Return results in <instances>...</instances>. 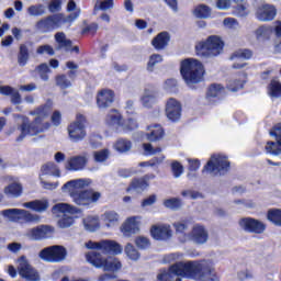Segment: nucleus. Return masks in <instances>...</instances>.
I'll return each mask as SVG.
<instances>
[{
  "label": "nucleus",
  "mask_w": 281,
  "mask_h": 281,
  "mask_svg": "<svg viewBox=\"0 0 281 281\" xmlns=\"http://www.w3.org/2000/svg\"><path fill=\"white\" fill-rule=\"evenodd\" d=\"M53 109L54 101L48 99L43 105L37 106L29 113V115H33L35 117L32 123H30V119L27 116L18 115L16 122L18 124H21V135L18 137V142H22L23 137L26 135L34 136L38 135V133H45V131H48L52 124H49V122H45V120L49 116Z\"/></svg>",
  "instance_id": "f257e3e1"
},
{
  "label": "nucleus",
  "mask_w": 281,
  "mask_h": 281,
  "mask_svg": "<svg viewBox=\"0 0 281 281\" xmlns=\"http://www.w3.org/2000/svg\"><path fill=\"white\" fill-rule=\"evenodd\" d=\"M91 186L89 179H75L66 182L61 190L70 196L76 205H91V203H98L102 194L93 190H85Z\"/></svg>",
  "instance_id": "f03ea898"
},
{
  "label": "nucleus",
  "mask_w": 281,
  "mask_h": 281,
  "mask_svg": "<svg viewBox=\"0 0 281 281\" xmlns=\"http://www.w3.org/2000/svg\"><path fill=\"white\" fill-rule=\"evenodd\" d=\"M180 75L189 89H194L205 78V66L196 58H186L180 63Z\"/></svg>",
  "instance_id": "7ed1b4c3"
},
{
  "label": "nucleus",
  "mask_w": 281,
  "mask_h": 281,
  "mask_svg": "<svg viewBox=\"0 0 281 281\" xmlns=\"http://www.w3.org/2000/svg\"><path fill=\"white\" fill-rule=\"evenodd\" d=\"M225 42L218 35H211L195 45V54L200 58H214L221 56Z\"/></svg>",
  "instance_id": "20e7f679"
},
{
  "label": "nucleus",
  "mask_w": 281,
  "mask_h": 281,
  "mask_svg": "<svg viewBox=\"0 0 281 281\" xmlns=\"http://www.w3.org/2000/svg\"><path fill=\"white\" fill-rule=\"evenodd\" d=\"M86 260L95 269H103V271H111L117 273L122 269V261L115 257H104L100 251H88L86 254Z\"/></svg>",
  "instance_id": "39448f33"
},
{
  "label": "nucleus",
  "mask_w": 281,
  "mask_h": 281,
  "mask_svg": "<svg viewBox=\"0 0 281 281\" xmlns=\"http://www.w3.org/2000/svg\"><path fill=\"white\" fill-rule=\"evenodd\" d=\"M181 278L190 280V261L175 262L167 270H160L157 276L158 281H181Z\"/></svg>",
  "instance_id": "423d86ee"
},
{
  "label": "nucleus",
  "mask_w": 281,
  "mask_h": 281,
  "mask_svg": "<svg viewBox=\"0 0 281 281\" xmlns=\"http://www.w3.org/2000/svg\"><path fill=\"white\" fill-rule=\"evenodd\" d=\"M189 280L221 281V277L214 268L207 267L205 262L190 261Z\"/></svg>",
  "instance_id": "0eeeda50"
},
{
  "label": "nucleus",
  "mask_w": 281,
  "mask_h": 281,
  "mask_svg": "<svg viewBox=\"0 0 281 281\" xmlns=\"http://www.w3.org/2000/svg\"><path fill=\"white\" fill-rule=\"evenodd\" d=\"M0 214L11 223H41V215L24 209H8Z\"/></svg>",
  "instance_id": "6e6552de"
},
{
  "label": "nucleus",
  "mask_w": 281,
  "mask_h": 281,
  "mask_svg": "<svg viewBox=\"0 0 281 281\" xmlns=\"http://www.w3.org/2000/svg\"><path fill=\"white\" fill-rule=\"evenodd\" d=\"M67 133L70 142H82L87 137V117L78 113L75 121L67 126Z\"/></svg>",
  "instance_id": "1a4fd4ad"
},
{
  "label": "nucleus",
  "mask_w": 281,
  "mask_h": 281,
  "mask_svg": "<svg viewBox=\"0 0 281 281\" xmlns=\"http://www.w3.org/2000/svg\"><path fill=\"white\" fill-rule=\"evenodd\" d=\"M231 162L229 158L225 154L212 155L210 160L203 168V172H210V175H225L229 172Z\"/></svg>",
  "instance_id": "9d476101"
},
{
  "label": "nucleus",
  "mask_w": 281,
  "mask_h": 281,
  "mask_svg": "<svg viewBox=\"0 0 281 281\" xmlns=\"http://www.w3.org/2000/svg\"><path fill=\"white\" fill-rule=\"evenodd\" d=\"M87 249H93L94 251H102V254H110L111 256H121L124 251V247L115 240L103 239L100 241H88L85 244Z\"/></svg>",
  "instance_id": "9b49d317"
},
{
  "label": "nucleus",
  "mask_w": 281,
  "mask_h": 281,
  "mask_svg": "<svg viewBox=\"0 0 281 281\" xmlns=\"http://www.w3.org/2000/svg\"><path fill=\"white\" fill-rule=\"evenodd\" d=\"M38 258L44 262H63L67 259V248L60 245H54L42 249Z\"/></svg>",
  "instance_id": "f8f14e48"
},
{
  "label": "nucleus",
  "mask_w": 281,
  "mask_h": 281,
  "mask_svg": "<svg viewBox=\"0 0 281 281\" xmlns=\"http://www.w3.org/2000/svg\"><path fill=\"white\" fill-rule=\"evenodd\" d=\"M180 240L181 243H188V240H191V243H194L195 245H205V243L210 240V233L204 225L194 224L191 228V232L189 234L182 235Z\"/></svg>",
  "instance_id": "ddd939ff"
},
{
  "label": "nucleus",
  "mask_w": 281,
  "mask_h": 281,
  "mask_svg": "<svg viewBox=\"0 0 281 281\" xmlns=\"http://www.w3.org/2000/svg\"><path fill=\"white\" fill-rule=\"evenodd\" d=\"M16 269L19 276L23 278V280L27 281H38L41 280V276L38 274V271L32 267L30 263V260H27V257L21 256L15 261Z\"/></svg>",
  "instance_id": "4468645a"
},
{
  "label": "nucleus",
  "mask_w": 281,
  "mask_h": 281,
  "mask_svg": "<svg viewBox=\"0 0 281 281\" xmlns=\"http://www.w3.org/2000/svg\"><path fill=\"white\" fill-rule=\"evenodd\" d=\"M65 23H67L65 15L55 14L40 20L36 23V27L37 30H41V32H52V30H58V27H61Z\"/></svg>",
  "instance_id": "2eb2a0df"
},
{
  "label": "nucleus",
  "mask_w": 281,
  "mask_h": 281,
  "mask_svg": "<svg viewBox=\"0 0 281 281\" xmlns=\"http://www.w3.org/2000/svg\"><path fill=\"white\" fill-rule=\"evenodd\" d=\"M54 227L49 225H38L32 228H29L25 232V237L29 240H45L47 238H52L54 236Z\"/></svg>",
  "instance_id": "dca6fc26"
},
{
  "label": "nucleus",
  "mask_w": 281,
  "mask_h": 281,
  "mask_svg": "<svg viewBox=\"0 0 281 281\" xmlns=\"http://www.w3.org/2000/svg\"><path fill=\"white\" fill-rule=\"evenodd\" d=\"M238 225L244 232L248 234H263L267 225L259 220L252 217H243L239 220Z\"/></svg>",
  "instance_id": "f3484780"
},
{
  "label": "nucleus",
  "mask_w": 281,
  "mask_h": 281,
  "mask_svg": "<svg viewBox=\"0 0 281 281\" xmlns=\"http://www.w3.org/2000/svg\"><path fill=\"white\" fill-rule=\"evenodd\" d=\"M183 111V108L181 105V102H179L175 98H170L167 100L165 105V115L169 122L177 123L179 120H181V113Z\"/></svg>",
  "instance_id": "a211bd4d"
},
{
  "label": "nucleus",
  "mask_w": 281,
  "mask_h": 281,
  "mask_svg": "<svg viewBox=\"0 0 281 281\" xmlns=\"http://www.w3.org/2000/svg\"><path fill=\"white\" fill-rule=\"evenodd\" d=\"M142 227V216H131L125 220L120 229L125 238H130L133 234H138Z\"/></svg>",
  "instance_id": "6ab92c4d"
},
{
  "label": "nucleus",
  "mask_w": 281,
  "mask_h": 281,
  "mask_svg": "<svg viewBox=\"0 0 281 281\" xmlns=\"http://www.w3.org/2000/svg\"><path fill=\"white\" fill-rule=\"evenodd\" d=\"M255 16L261 23H269V21H273L278 16V9L272 4H261L257 8Z\"/></svg>",
  "instance_id": "aec40b11"
},
{
  "label": "nucleus",
  "mask_w": 281,
  "mask_h": 281,
  "mask_svg": "<svg viewBox=\"0 0 281 281\" xmlns=\"http://www.w3.org/2000/svg\"><path fill=\"white\" fill-rule=\"evenodd\" d=\"M139 135L142 142H159L166 133L160 124H151L147 126V133L140 132Z\"/></svg>",
  "instance_id": "412c9836"
},
{
  "label": "nucleus",
  "mask_w": 281,
  "mask_h": 281,
  "mask_svg": "<svg viewBox=\"0 0 281 281\" xmlns=\"http://www.w3.org/2000/svg\"><path fill=\"white\" fill-rule=\"evenodd\" d=\"M150 236L154 240H170L172 238V228L168 224H156L150 228Z\"/></svg>",
  "instance_id": "4be33fe9"
},
{
  "label": "nucleus",
  "mask_w": 281,
  "mask_h": 281,
  "mask_svg": "<svg viewBox=\"0 0 281 281\" xmlns=\"http://www.w3.org/2000/svg\"><path fill=\"white\" fill-rule=\"evenodd\" d=\"M115 102V92L110 89L100 90L97 93V106L99 109H109Z\"/></svg>",
  "instance_id": "5701e85b"
},
{
  "label": "nucleus",
  "mask_w": 281,
  "mask_h": 281,
  "mask_svg": "<svg viewBox=\"0 0 281 281\" xmlns=\"http://www.w3.org/2000/svg\"><path fill=\"white\" fill-rule=\"evenodd\" d=\"M155 177L156 176L154 173H149L142 178L134 179L127 188V192H131V190H135L136 192H144L145 190H148L150 180L155 179Z\"/></svg>",
  "instance_id": "b1692460"
},
{
  "label": "nucleus",
  "mask_w": 281,
  "mask_h": 281,
  "mask_svg": "<svg viewBox=\"0 0 281 281\" xmlns=\"http://www.w3.org/2000/svg\"><path fill=\"white\" fill-rule=\"evenodd\" d=\"M100 221L105 229H115L120 225V213L115 211H105L100 216Z\"/></svg>",
  "instance_id": "393cba45"
},
{
  "label": "nucleus",
  "mask_w": 281,
  "mask_h": 281,
  "mask_svg": "<svg viewBox=\"0 0 281 281\" xmlns=\"http://www.w3.org/2000/svg\"><path fill=\"white\" fill-rule=\"evenodd\" d=\"M22 207H25V210H32V212H37V214H43V212H47V210H49V200L41 199L24 202L22 203Z\"/></svg>",
  "instance_id": "a878e982"
},
{
  "label": "nucleus",
  "mask_w": 281,
  "mask_h": 281,
  "mask_svg": "<svg viewBox=\"0 0 281 281\" xmlns=\"http://www.w3.org/2000/svg\"><path fill=\"white\" fill-rule=\"evenodd\" d=\"M88 161L87 156H72L66 161V170H72L74 172L85 170Z\"/></svg>",
  "instance_id": "bb28decb"
},
{
  "label": "nucleus",
  "mask_w": 281,
  "mask_h": 281,
  "mask_svg": "<svg viewBox=\"0 0 281 281\" xmlns=\"http://www.w3.org/2000/svg\"><path fill=\"white\" fill-rule=\"evenodd\" d=\"M52 212L55 216H67L69 214H80V210L68 203H57L53 206Z\"/></svg>",
  "instance_id": "cd10ccee"
},
{
  "label": "nucleus",
  "mask_w": 281,
  "mask_h": 281,
  "mask_svg": "<svg viewBox=\"0 0 281 281\" xmlns=\"http://www.w3.org/2000/svg\"><path fill=\"white\" fill-rule=\"evenodd\" d=\"M245 82H247V74L241 72L228 80L226 83V88L228 89V91L236 93V91H240V89L245 87Z\"/></svg>",
  "instance_id": "c85d7f7f"
},
{
  "label": "nucleus",
  "mask_w": 281,
  "mask_h": 281,
  "mask_svg": "<svg viewBox=\"0 0 281 281\" xmlns=\"http://www.w3.org/2000/svg\"><path fill=\"white\" fill-rule=\"evenodd\" d=\"M245 1L246 0H233L235 4L232 10L233 16H237L238 19L249 16V4Z\"/></svg>",
  "instance_id": "c756f323"
},
{
  "label": "nucleus",
  "mask_w": 281,
  "mask_h": 281,
  "mask_svg": "<svg viewBox=\"0 0 281 281\" xmlns=\"http://www.w3.org/2000/svg\"><path fill=\"white\" fill-rule=\"evenodd\" d=\"M187 178L190 181L199 178V170L201 169V160L199 158H187Z\"/></svg>",
  "instance_id": "7c9ffc66"
},
{
  "label": "nucleus",
  "mask_w": 281,
  "mask_h": 281,
  "mask_svg": "<svg viewBox=\"0 0 281 281\" xmlns=\"http://www.w3.org/2000/svg\"><path fill=\"white\" fill-rule=\"evenodd\" d=\"M169 43H170V35L166 32L159 33L151 41V45L154 48H156L157 52H161V49H166Z\"/></svg>",
  "instance_id": "2f4dec72"
},
{
  "label": "nucleus",
  "mask_w": 281,
  "mask_h": 281,
  "mask_svg": "<svg viewBox=\"0 0 281 281\" xmlns=\"http://www.w3.org/2000/svg\"><path fill=\"white\" fill-rule=\"evenodd\" d=\"M140 103L145 109H151L154 104H157V92L145 89L140 97Z\"/></svg>",
  "instance_id": "473e14b6"
},
{
  "label": "nucleus",
  "mask_w": 281,
  "mask_h": 281,
  "mask_svg": "<svg viewBox=\"0 0 281 281\" xmlns=\"http://www.w3.org/2000/svg\"><path fill=\"white\" fill-rule=\"evenodd\" d=\"M272 34L273 27L267 24L258 26L254 32L255 38L259 42L269 41Z\"/></svg>",
  "instance_id": "72a5a7b5"
},
{
  "label": "nucleus",
  "mask_w": 281,
  "mask_h": 281,
  "mask_svg": "<svg viewBox=\"0 0 281 281\" xmlns=\"http://www.w3.org/2000/svg\"><path fill=\"white\" fill-rule=\"evenodd\" d=\"M3 192L10 199H19L23 194V186L19 182H12L4 187Z\"/></svg>",
  "instance_id": "f704fd0d"
},
{
  "label": "nucleus",
  "mask_w": 281,
  "mask_h": 281,
  "mask_svg": "<svg viewBox=\"0 0 281 281\" xmlns=\"http://www.w3.org/2000/svg\"><path fill=\"white\" fill-rule=\"evenodd\" d=\"M86 232H98L100 229V217L98 215H88L83 218Z\"/></svg>",
  "instance_id": "c9c22d12"
},
{
  "label": "nucleus",
  "mask_w": 281,
  "mask_h": 281,
  "mask_svg": "<svg viewBox=\"0 0 281 281\" xmlns=\"http://www.w3.org/2000/svg\"><path fill=\"white\" fill-rule=\"evenodd\" d=\"M124 119H122V114L117 110H111L105 119V123L108 126H119L122 127Z\"/></svg>",
  "instance_id": "e433bc0d"
},
{
  "label": "nucleus",
  "mask_w": 281,
  "mask_h": 281,
  "mask_svg": "<svg viewBox=\"0 0 281 281\" xmlns=\"http://www.w3.org/2000/svg\"><path fill=\"white\" fill-rule=\"evenodd\" d=\"M269 98H281V82L278 79H272L267 88Z\"/></svg>",
  "instance_id": "4c0bfd02"
},
{
  "label": "nucleus",
  "mask_w": 281,
  "mask_h": 281,
  "mask_svg": "<svg viewBox=\"0 0 281 281\" xmlns=\"http://www.w3.org/2000/svg\"><path fill=\"white\" fill-rule=\"evenodd\" d=\"M124 254L128 258V260H132L133 262H137L139 258H142V254H139V250L136 249V247L127 243L124 247Z\"/></svg>",
  "instance_id": "58836bf2"
},
{
  "label": "nucleus",
  "mask_w": 281,
  "mask_h": 281,
  "mask_svg": "<svg viewBox=\"0 0 281 281\" xmlns=\"http://www.w3.org/2000/svg\"><path fill=\"white\" fill-rule=\"evenodd\" d=\"M114 150H116V153H128V150H131V148H133V143L128 139L125 138H119L114 145H113Z\"/></svg>",
  "instance_id": "ea45409f"
},
{
  "label": "nucleus",
  "mask_w": 281,
  "mask_h": 281,
  "mask_svg": "<svg viewBox=\"0 0 281 281\" xmlns=\"http://www.w3.org/2000/svg\"><path fill=\"white\" fill-rule=\"evenodd\" d=\"M50 176V177H60V169H58V166L54 162H47L42 167V177L45 176Z\"/></svg>",
  "instance_id": "a19ab883"
},
{
  "label": "nucleus",
  "mask_w": 281,
  "mask_h": 281,
  "mask_svg": "<svg viewBox=\"0 0 281 281\" xmlns=\"http://www.w3.org/2000/svg\"><path fill=\"white\" fill-rule=\"evenodd\" d=\"M193 14L196 16V19H210L212 15V9L205 4H200L195 7Z\"/></svg>",
  "instance_id": "79ce46f5"
},
{
  "label": "nucleus",
  "mask_w": 281,
  "mask_h": 281,
  "mask_svg": "<svg viewBox=\"0 0 281 281\" xmlns=\"http://www.w3.org/2000/svg\"><path fill=\"white\" fill-rule=\"evenodd\" d=\"M252 57L254 50L248 48H240L232 54L231 59L236 60V58H241L243 60H251Z\"/></svg>",
  "instance_id": "37998d69"
},
{
  "label": "nucleus",
  "mask_w": 281,
  "mask_h": 281,
  "mask_svg": "<svg viewBox=\"0 0 281 281\" xmlns=\"http://www.w3.org/2000/svg\"><path fill=\"white\" fill-rule=\"evenodd\" d=\"M268 221L277 227H281V210L280 209H270L267 214Z\"/></svg>",
  "instance_id": "c03bdc74"
},
{
  "label": "nucleus",
  "mask_w": 281,
  "mask_h": 281,
  "mask_svg": "<svg viewBox=\"0 0 281 281\" xmlns=\"http://www.w3.org/2000/svg\"><path fill=\"white\" fill-rule=\"evenodd\" d=\"M266 153L268 155H281V140L276 139V142H268L265 147Z\"/></svg>",
  "instance_id": "a18cd8bd"
},
{
  "label": "nucleus",
  "mask_w": 281,
  "mask_h": 281,
  "mask_svg": "<svg viewBox=\"0 0 281 281\" xmlns=\"http://www.w3.org/2000/svg\"><path fill=\"white\" fill-rule=\"evenodd\" d=\"M67 10L72 13L68 18H65L66 23H74V20L80 16V9L76 8V2L74 0H70L68 2Z\"/></svg>",
  "instance_id": "49530a36"
},
{
  "label": "nucleus",
  "mask_w": 281,
  "mask_h": 281,
  "mask_svg": "<svg viewBox=\"0 0 281 281\" xmlns=\"http://www.w3.org/2000/svg\"><path fill=\"white\" fill-rule=\"evenodd\" d=\"M27 60H30V53L27 50V46L21 45L20 53L18 55V64L20 67H25L27 65Z\"/></svg>",
  "instance_id": "de8ad7c7"
},
{
  "label": "nucleus",
  "mask_w": 281,
  "mask_h": 281,
  "mask_svg": "<svg viewBox=\"0 0 281 281\" xmlns=\"http://www.w3.org/2000/svg\"><path fill=\"white\" fill-rule=\"evenodd\" d=\"M55 41L58 43L59 47H64V49H71V41L67 40L65 33L60 32L55 35Z\"/></svg>",
  "instance_id": "09e8293b"
},
{
  "label": "nucleus",
  "mask_w": 281,
  "mask_h": 281,
  "mask_svg": "<svg viewBox=\"0 0 281 281\" xmlns=\"http://www.w3.org/2000/svg\"><path fill=\"white\" fill-rule=\"evenodd\" d=\"M139 125L137 124V121L135 119H127L123 120V123H121V130H123L124 133H128L130 131H135Z\"/></svg>",
  "instance_id": "8fccbe9b"
},
{
  "label": "nucleus",
  "mask_w": 281,
  "mask_h": 281,
  "mask_svg": "<svg viewBox=\"0 0 281 281\" xmlns=\"http://www.w3.org/2000/svg\"><path fill=\"white\" fill-rule=\"evenodd\" d=\"M143 150L146 157H153V155H159V153H161L162 149L161 147H153V144L150 143H144Z\"/></svg>",
  "instance_id": "3c124183"
},
{
  "label": "nucleus",
  "mask_w": 281,
  "mask_h": 281,
  "mask_svg": "<svg viewBox=\"0 0 281 281\" xmlns=\"http://www.w3.org/2000/svg\"><path fill=\"white\" fill-rule=\"evenodd\" d=\"M184 170L183 165H181V162L178 160H173L171 162V172L175 179H179L181 175H183Z\"/></svg>",
  "instance_id": "603ef678"
},
{
  "label": "nucleus",
  "mask_w": 281,
  "mask_h": 281,
  "mask_svg": "<svg viewBox=\"0 0 281 281\" xmlns=\"http://www.w3.org/2000/svg\"><path fill=\"white\" fill-rule=\"evenodd\" d=\"M164 61V57L159 54H153L150 57H149V60L147 63V69L149 71H155V66L156 65H159V63H162Z\"/></svg>",
  "instance_id": "864d4df0"
},
{
  "label": "nucleus",
  "mask_w": 281,
  "mask_h": 281,
  "mask_svg": "<svg viewBox=\"0 0 281 281\" xmlns=\"http://www.w3.org/2000/svg\"><path fill=\"white\" fill-rule=\"evenodd\" d=\"M36 71L40 75V78L44 80V82H47V80H49L48 74L52 70L49 69V66H47V64H41L40 66H37Z\"/></svg>",
  "instance_id": "5fc2aeb1"
},
{
  "label": "nucleus",
  "mask_w": 281,
  "mask_h": 281,
  "mask_svg": "<svg viewBox=\"0 0 281 281\" xmlns=\"http://www.w3.org/2000/svg\"><path fill=\"white\" fill-rule=\"evenodd\" d=\"M27 12L31 16H43L45 14V7L43 4L31 5Z\"/></svg>",
  "instance_id": "6e6d98bb"
},
{
  "label": "nucleus",
  "mask_w": 281,
  "mask_h": 281,
  "mask_svg": "<svg viewBox=\"0 0 281 281\" xmlns=\"http://www.w3.org/2000/svg\"><path fill=\"white\" fill-rule=\"evenodd\" d=\"M134 243L136 247H138V249H148V247H150V239H148V237L145 236L136 237Z\"/></svg>",
  "instance_id": "4d7b16f0"
},
{
  "label": "nucleus",
  "mask_w": 281,
  "mask_h": 281,
  "mask_svg": "<svg viewBox=\"0 0 281 281\" xmlns=\"http://www.w3.org/2000/svg\"><path fill=\"white\" fill-rule=\"evenodd\" d=\"M181 258H183V254L172 252V254L166 255L162 258V262L164 265H170V262H177V260H181Z\"/></svg>",
  "instance_id": "13d9d810"
},
{
  "label": "nucleus",
  "mask_w": 281,
  "mask_h": 281,
  "mask_svg": "<svg viewBox=\"0 0 281 281\" xmlns=\"http://www.w3.org/2000/svg\"><path fill=\"white\" fill-rule=\"evenodd\" d=\"M221 91H223V86L214 83L210 86L206 98H216L221 94Z\"/></svg>",
  "instance_id": "bf43d9fd"
},
{
  "label": "nucleus",
  "mask_w": 281,
  "mask_h": 281,
  "mask_svg": "<svg viewBox=\"0 0 281 281\" xmlns=\"http://www.w3.org/2000/svg\"><path fill=\"white\" fill-rule=\"evenodd\" d=\"M164 205L169 210H178V207L181 205V199H178V198L167 199L164 201Z\"/></svg>",
  "instance_id": "052dcab7"
},
{
  "label": "nucleus",
  "mask_w": 281,
  "mask_h": 281,
  "mask_svg": "<svg viewBox=\"0 0 281 281\" xmlns=\"http://www.w3.org/2000/svg\"><path fill=\"white\" fill-rule=\"evenodd\" d=\"M93 157H94V161L102 164L109 159V149L94 151Z\"/></svg>",
  "instance_id": "680f3d73"
},
{
  "label": "nucleus",
  "mask_w": 281,
  "mask_h": 281,
  "mask_svg": "<svg viewBox=\"0 0 281 281\" xmlns=\"http://www.w3.org/2000/svg\"><path fill=\"white\" fill-rule=\"evenodd\" d=\"M63 217L58 221V227L65 229L67 227H71L74 225V217L69 215H61Z\"/></svg>",
  "instance_id": "e2e57ef3"
},
{
  "label": "nucleus",
  "mask_w": 281,
  "mask_h": 281,
  "mask_svg": "<svg viewBox=\"0 0 281 281\" xmlns=\"http://www.w3.org/2000/svg\"><path fill=\"white\" fill-rule=\"evenodd\" d=\"M95 8L103 11L112 10L113 0H97Z\"/></svg>",
  "instance_id": "0e129e2a"
},
{
  "label": "nucleus",
  "mask_w": 281,
  "mask_h": 281,
  "mask_svg": "<svg viewBox=\"0 0 281 281\" xmlns=\"http://www.w3.org/2000/svg\"><path fill=\"white\" fill-rule=\"evenodd\" d=\"M234 0H215V8L217 10H231Z\"/></svg>",
  "instance_id": "69168bd1"
},
{
  "label": "nucleus",
  "mask_w": 281,
  "mask_h": 281,
  "mask_svg": "<svg viewBox=\"0 0 281 281\" xmlns=\"http://www.w3.org/2000/svg\"><path fill=\"white\" fill-rule=\"evenodd\" d=\"M56 85L61 89H68V87H71V81L65 75H60L56 77Z\"/></svg>",
  "instance_id": "338daca9"
},
{
  "label": "nucleus",
  "mask_w": 281,
  "mask_h": 281,
  "mask_svg": "<svg viewBox=\"0 0 281 281\" xmlns=\"http://www.w3.org/2000/svg\"><path fill=\"white\" fill-rule=\"evenodd\" d=\"M270 135L272 137H274V139H278L279 142H281V123L274 125L271 131H270Z\"/></svg>",
  "instance_id": "774afa93"
}]
</instances>
